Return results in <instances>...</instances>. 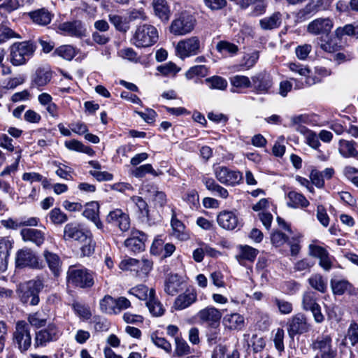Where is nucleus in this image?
<instances>
[{"label": "nucleus", "mask_w": 358, "mask_h": 358, "mask_svg": "<svg viewBox=\"0 0 358 358\" xmlns=\"http://www.w3.org/2000/svg\"><path fill=\"white\" fill-rule=\"evenodd\" d=\"M63 239L66 241H77L82 243L81 255L90 257L95 250L96 243L91 231L84 229L80 224L70 222L64 227Z\"/></svg>", "instance_id": "f257e3e1"}, {"label": "nucleus", "mask_w": 358, "mask_h": 358, "mask_svg": "<svg viewBox=\"0 0 358 358\" xmlns=\"http://www.w3.org/2000/svg\"><path fill=\"white\" fill-rule=\"evenodd\" d=\"M43 287V279L40 276L27 281L20 287L19 292L20 301L24 305H38L40 301L38 294Z\"/></svg>", "instance_id": "f03ea898"}, {"label": "nucleus", "mask_w": 358, "mask_h": 358, "mask_svg": "<svg viewBox=\"0 0 358 358\" xmlns=\"http://www.w3.org/2000/svg\"><path fill=\"white\" fill-rule=\"evenodd\" d=\"M68 285L79 288H90L94 285V273L85 268L71 266L66 273Z\"/></svg>", "instance_id": "7ed1b4c3"}, {"label": "nucleus", "mask_w": 358, "mask_h": 358, "mask_svg": "<svg viewBox=\"0 0 358 358\" xmlns=\"http://www.w3.org/2000/svg\"><path fill=\"white\" fill-rule=\"evenodd\" d=\"M36 46L31 41L14 43L10 46V62L14 66L24 64L34 55Z\"/></svg>", "instance_id": "20e7f679"}, {"label": "nucleus", "mask_w": 358, "mask_h": 358, "mask_svg": "<svg viewBox=\"0 0 358 358\" xmlns=\"http://www.w3.org/2000/svg\"><path fill=\"white\" fill-rule=\"evenodd\" d=\"M13 343L20 352H26L31 346L30 327L24 320H18L12 334Z\"/></svg>", "instance_id": "39448f33"}, {"label": "nucleus", "mask_w": 358, "mask_h": 358, "mask_svg": "<svg viewBox=\"0 0 358 358\" xmlns=\"http://www.w3.org/2000/svg\"><path fill=\"white\" fill-rule=\"evenodd\" d=\"M158 37V31L154 26L144 24L137 27L132 43L138 48H148L153 45L157 41Z\"/></svg>", "instance_id": "423d86ee"}, {"label": "nucleus", "mask_w": 358, "mask_h": 358, "mask_svg": "<svg viewBox=\"0 0 358 358\" xmlns=\"http://www.w3.org/2000/svg\"><path fill=\"white\" fill-rule=\"evenodd\" d=\"M62 334L60 328L56 324L49 323L47 327L35 332L34 347L36 349L45 348L49 343L57 341Z\"/></svg>", "instance_id": "0eeeda50"}, {"label": "nucleus", "mask_w": 358, "mask_h": 358, "mask_svg": "<svg viewBox=\"0 0 358 358\" xmlns=\"http://www.w3.org/2000/svg\"><path fill=\"white\" fill-rule=\"evenodd\" d=\"M195 24V17L187 11H183L176 16L169 29L170 32L175 36H183L192 31Z\"/></svg>", "instance_id": "6e6552de"}, {"label": "nucleus", "mask_w": 358, "mask_h": 358, "mask_svg": "<svg viewBox=\"0 0 358 358\" xmlns=\"http://www.w3.org/2000/svg\"><path fill=\"white\" fill-rule=\"evenodd\" d=\"M214 174L217 180L227 186L234 187L243 181V174L239 171L231 170L224 166L214 168Z\"/></svg>", "instance_id": "1a4fd4ad"}, {"label": "nucleus", "mask_w": 358, "mask_h": 358, "mask_svg": "<svg viewBox=\"0 0 358 358\" xmlns=\"http://www.w3.org/2000/svg\"><path fill=\"white\" fill-rule=\"evenodd\" d=\"M201 43L199 37L191 36L180 41L176 45L177 55L185 59L196 55L200 52Z\"/></svg>", "instance_id": "9d476101"}, {"label": "nucleus", "mask_w": 358, "mask_h": 358, "mask_svg": "<svg viewBox=\"0 0 358 358\" xmlns=\"http://www.w3.org/2000/svg\"><path fill=\"white\" fill-rule=\"evenodd\" d=\"M57 32L64 36L83 38L86 36L87 29L82 21L76 20L58 24Z\"/></svg>", "instance_id": "9b49d317"}, {"label": "nucleus", "mask_w": 358, "mask_h": 358, "mask_svg": "<svg viewBox=\"0 0 358 358\" xmlns=\"http://www.w3.org/2000/svg\"><path fill=\"white\" fill-rule=\"evenodd\" d=\"M17 267H31L33 268H41L42 266L38 261L36 255L28 248L19 250L15 256Z\"/></svg>", "instance_id": "f8f14e48"}, {"label": "nucleus", "mask_w": 358, "mask_h": 358, "mask_svg": "<svg viewBox=\"0 0 358 358\" xmlns=\"http://www.w3.org/2000/svg\"><path fill=\"white\" fill-rule=\"evenodd\" d=\"M253 92L257 94H268L273 86L272 78L266 72H260L252 77Z\"/></svg>", "instance_id": "ddd939ff"}, {"label": "nucleus", "mask_w": 358, "mask_h": 358, "mask_svg": "<svg viewBox=\"0 0 358 358\" xmlns=\"http://www.w3.org/2000/svg\"><path fill=\"white\" fill-rule=\"evenodd\" d=\"M222 313L213 306L200 310L197 313L198 319L208 327H220Z\"/></svg>", "instance_id": "4468645a"}, {"label": "nucleus", "mask_w": 358, "mask_h": 358, "mask_svg": "<svg viewBox=\"0 0 358 358\" xmlns=\"http://www.w3.org/2000/svg\"><path fill=\"white\" fill-rule=\"evenodd\" d=\"M310 325L307 322L306 317L302 313L294 315L287 322V331L289 336L293 338L296 334L307 332Z\"/></svg>", "instance_id": "2eb2a0df"}, {"label": "nucleus", "mask_w": 358, "mask_h": 358, "mask_svg": "<svg viewBox=\"0 0 358 358\" xmlns=\"http://www.w3.org/2000/svg\"><path fill=\"white\" fill-rule=\"evenodd\" d=\"M148 236L143 231L132 230L131 236L124 241V245L129 250L134 252H140L145 250Z\"/></svg>", "instance_id": "dca6fc26"}, {"label": "nucleus", "mask_w": 358, "mask_h": 358, "mask_svg": "<svg viewBox=\"0 0 358 358\" xmlns=\"http://www.w3.org/2000/svg\"><path fill=\"white\" fill-rule=\"evenodd\" d=\"M333 27V21L329 17L317 18L308 24L307 31L313 35H328Z\"/></svg>", "instance_id": "f3484780"}, {"label": "nucleus", "mask_w": 358, "mask_h": 358, "mask_svg": "<svg viewBox=\"0 0 358 358\" xmlns=\"http://www.w3.org/2000/svg\"><path fill=\"white\" fill-rule=\"evenodd\" d=\"M312 348L317 351L315 356L337 354V350L332 346L331 338L329 336L318 337L312 344Z\"/></svg>", "instance_id": "a211bd4d"}, {"label": "nucleus", "mask_w": 358, "mask_h": 358, "mask_svg": "<svg viewBox=\"0 0 358 358\" xmlns=\"http://www.w3.org/2000/svg\"><path fill=\"white\" fill-rule=\"evenodd\" d=\"M99 204L96 201H91L85 205L83 215L92 222L98 229L103 231L104 226L99 217Z\"/></svg>", "instance_id": "6ab92c4d"}, {"label": "nucleus", "mask_w": 358, "mask_h": 358, "mask_svg": "<svg viewBox=\"0 0 358 358\" xmlns=\"http://www.w3.org/2000/svg\"><path fill=\"white\" fill-rule=\"evenodd\" d=\"M310 255L320 259V266L326 271L332 267V262L327 250L321 246L310 245Z\"/></svg>", "instance_id": "aec40b11"}, {"label": "nucleus", "mask_w": 358, "mask_h": 358, "mask_svg": "<svg viewBox=\"0 0 358 358\" xmlns=\"http://www.w3.org/2000/svg\"><path fill=\"white\" fill-rule=\"evenodd\" d=\"M52 71L49 66L38 68L31 77V87H41L46 85L52 79Z\"/></svg>", "instance_id": "412c9836"}, {"label": "nucleus", "mask_w": 358, "mask_h": 358, "mask_svg": "<svg viewBox=\"0 0 358 358\" xmlns=\"http://www.w3.org/2000/svg\"><path fill=\"white\" fill-rule=\"evenodd\" d=\"M196 299V292L194 289H187L176 297L173 306L176 310H181L190 306Z\"/></svg>", "instance_id": "4be33fe9"}, {"label": "nucleus", "mask_w": 358, "mask_h": 358, "mask_svg": "<svg viewBox=\"0 0 358 358\" xmlns=\"http://www.w3.org/2000/svg\"><path fill=\"white\" fill-rule=\"evenodd\" d=\"M22 239L25 241H29L37 246L43 244L45 239L44 231L34 228H23L20 231Z\"/></svg>", "instance_id": "5701e85b"}, {"label": "nucleus", "mask_w": 358, "mask_h": 358, "mask_svg": "<svg viewBox=\"0 0 358 358\" xmlns=\"http://www.w3.org/2000/svg\"><path fill=\"white\" fill-rule=\"evenodd\" d=\"M217 221L220 227L227 230H233L238 224V218L233 211L220 212L217 215Z\"/></svg>", "instance_id": "b1692460"}, {"label": "nucleus", "mask_w": 358, "mask_h": 358, "mask_svg": "<svg viewBox=\"0 0 358 358\" xmlns=\"http://www.w3.org/2000/svg\"><path fill=\"white\" fill-rule=\"evenodd\" d=\"M117 219H120V229L122 231H127L130 227V219L127 214L121 209H115L109 212L106 216V221L108 223L113 224Z\"/></svg>", "instance_id": "393cba45"}, {"label": "nucleus", "mask_w": 358, "mask_h": 358, "mask_svg": "<svg viewBox=\"0 0 358 358\" xmlns=\"http://www.w3.org/2000/svg\"><path fill=\"white\" fill-rule=\"evenodd\" d=\"M43 257L52 274L55 276H59L62 271V262L59 257L57 254L48 250H45L43 252Z\"/></svg>", "instance_id": "a878e982"}, {"label": "nucleus", "mask_w": 358, "mask_h": 358, "mask_svg": "<svg viewBox=\"0 0 358 358\" xmlns=\"http://www.w3.org/2000/svg\"><path fill=\"white\" fill-rule=\"evenodd\" d=\"M155 15L163 22L169 21L171 16L170 6L166 0H153L152 3Z\"/></svg>", "instance_id": "bb28decb"}, {"label": "nucleus", "mask_w": 358, "mask_h": 358, "mask_svg": "<svg viewBox=\"0 0 358 358\" xmlns=\"http://www.w3.org/2000/svg\"><path fill=\"white\" fill-rule=\"evenodd\" d=\"M30 19L41 26H45L50 23L52 15L46 8H42L28 13Z\"/></svg>", "instance_id": "cd10ccee"}, {"label": "nucleus", "mask_w": 358, "mask_h": 358, "mask_svg": "<svg viewBox=\"0 0 358 358\" xmlns=\"http://www.w3.org/2000/svg\"><path fill=\"white\" fill-rule=\"evenodd\" d=\"M145 304L150 313L155 317L162 316L165 312L162 303L155 297V291L153 289L149 291V299Z\"/></svg>", "instance_id": "c85d7f7f"}, {"label": "nucleus", "mask_w": 358, "mask_h": 358, "mask_svg": "<svg viewBox=\"0 0 358 358\" xmlns=\"http://www.w3.org/2000/svg\"><path fill=\"white\" fill-rule=\"evenodd\" d=\"M339 153L345 158L357 157L358 156V150L357 149V143L353 141H347L341 139L338 143Z\"/></svg>", "instance_id": "c756f323"}, {"label": "nucleus", "mask_w": 358, "mask_h": 358, "mask_svg": "<svg viewBox=\"0 0 358 358\" xmlns=\"http://www.w3.org/2000/svg\"><path fill=\"white\" fill-rule=\"evenodd\" d=\"M171 225L173 236L180 241L187 240L189 238V235L185 230V226L176 217V214L174 210H172Z\"/></svg>", "instance_id": "7c9ffc66"}, {"label": "nucleus", "mask_w": 358, "mask_h": 358, "mask_svg": "<svg viewBox=\"0 0 358 358\" xmlns=\"http://www.w3.org/2000/svg\"><path fill=\"white\" fill-rule=\"evenodd\" d=\"M223 324L229 329L240 330L244 327L245 320L243 315L238 313L226 315L223 318Z\"/></svg>", "instance_id": "2f4dec72"}, {"label": "nucleus", "mask_w": 358, "mask_h": 358, "mask_svg": "<svg viewBox=\"0 0 358 358\" xmlns=\"http://www.w3.org/2000/svg\"><path fill=\"white\" fill-rule=\"evenodd\" d=\"M202 182L206 189L210 191L215 196H218L223 199H226L229 196L227 189L217 184L214 179L203 177Z\"/></svg>", "instance_id": "473e14b6"}, {"label": "nucleus", "mask_w": 358, "mask_h": 358, "mask_svg": "<svg viewBox=\"0 0 358 358\" xmlns=\"http://www.w3.org/2000/svg\"><path fill=\"white\" fill-rule=\"evenodd\" d=\"M181 285V279L178 275H169L165 281L164 291L169 295L173 296L179 292Z\"/></svg>", "instance_id": "72a5a7b5"}, {"label": "nucleus", "mask_w": 358, "mask_h": 358, "mask_svg": "<svg viewBox=\"0 0 358 358\" xmlns=\"http://www.w3.org/2000/svg\"><path fill=\"white\" fill-rule=\"evenodd\" d=\"M287 206L292 208H306L310 203L306 198L301 193L291 191L287 194Z\"/></svg>", "instance_id": "f704fd0d"}, {"label": "nucleus", "mask_w": 358, "mask_h": 358, "mask_svg": "<svg viewBox=\"0 0 358 358\" xmlns=\"http://www.w3.org/2000/svg\"><path fill=\"white\" fill-rule=\"evenodd\" d=\"M48 319V315L43 310L31 313L27 317L28 324L36 329L44 327L47 324Z\"/></svg>", "instance_id": "c9c22d12"}, {"label": "nucleus", "mask_w": 358, "mask_h": 358, "mask_svg": "<svg viewBox=\"0 0 358 358\" xmlns=\"http://www.w3.org/2000/svg\"><path fill=\"white\" fill-rule=\"evenodd\" d=\"M330 284L333 293L336 295H342L345 292H350L352 289V285L345 279H331Z\"/></svg>", "instance_id": "e433bc0d"}, {"label": "nucleus", "mask_w": 358, "mask_h": 358, "mask_svg": "<svg viewBox=\"0 0 358 358\" xmlns=\"http://www.w3.org/2000/svg\"><path fill=\"white\" fill-rule=\"evenodd\" d=\"M12 247V240L8 237H0V257L4 260L1 267V271H5L7 268V259L10 255Z\"/></svg>", "instance_id": "4c0bfd02"}, {"label": "nucleus", "mask_w": 358, "mask_h": 358, "mask_svg": "<svg viewBox=\"0 0 358 358\" xmlns=\"http://www.w3.org/2000/svg\"><path fill=\"white\" fill-rule=\"evenodd\" d=\"M281 15L274 13L269 17H265L259 21L260 27L264 30H270L278 28L281 24Z\"/></svg>", "instance_id": "58836bf2"}, {"label": "nucleus", "mask_w": 358, "mask_h": 358, "mask_svg": "<svg viewBox=\"0 0 358 358\" xmlns=\"http://www.w3.org/2000/svg\"><path fill=\"white\" fill-rule=\"evenodd\" d=\"M259 251L249 245H241L240 247V252L236 256V259L241 263L243 260H248L253 262Z\"/></svg>", "instance_id": "ea45409f"}, {"label": "nucleus", "mask_w": 358, "mask_h": 358, "mask_svg": "<svg viewBox=\"0 0 358 358\" xmlns=\"http://www.w3.org/2000/svg\"><path fill=\"white\" fill-rule=\"evenodd\" d=\"M100 308L102 312L108 314H117L118 308H117V303L115 299L109 295L105 296L100 301Z\"/></svg>", "instance_id": "a19ab883"}, {"label": "nucleus", "mask_w": 358, "mask_h": 358, "mask_svg": "<svg viewBox=\"0 0 358 358\" xmlns=\"http://www.w3.org/2000/svg\"><path fill=\"white\" fill-rule=\"evenodd\" d=\"M76 54V49L71 45H61L57 48L53 52L54 55H57L68 61H71Z\"/></svg>", "instance_id": "79ce46f5"}, {"label": "nucleus", "mask_w": 358, "mask_h": 358, "mask_svg": "<svg viewBox=\"0 0 358 358\" xmlns=\"http://www.w3.org/2000/svg\"><path fill=\"white\" fill-rule=\"evenodd\" d=\"M216 50L222 55L233 56L238 52V48L236 45L230 42L220 41L216 45Z\"/></svg>", "instance_id": "37998d69"}, {"label": "nucleus", "mask_w": 358, "mask_h": 358, "mask_svg": "<svg viewBox=\"0 0 358 358\" xmlns=\"http://www.w3.org/2000/svg\"><path fill=\"white\" fill-rule=\"evenodd\" d=\"M308 283L315 290L324 293L327 290V281L320 274H313L308 278Z\"/></svg>", "instance_id": "c03bdc74"}, {"label": "nucleus", "mask_w": 358, "mask_h": 358, "mask_svg": "<svg viewBox=\"0 0 358 358\" xmlns=\"http://www.w3.org/2000/svg\"><path fill=\"white\" fill-rule=\"evenodd\" d=\"M108 18L110 23L115 27L117 31L121 32H127L129 30V23L123 17L116 14H110L108 15Z\"/></svg>", "instance_id": "a18cd8bd"}, {"label": "nucleus", "mask_w": 358, "mask_h": 358, "mask_svg": "<svg viewBox=\"0 0 358 358\" xmlns=\"http://www.w3.org/2000/svg\"><path fill=\"white\" fill-rule=\"evenodd\" d=\"M205 83L208 85L212 90H224L227 87V81L221 76H213L205 80Z\"/></svg>", "instance_id": "49530a36"}, {"label": "nucleus", "mask_w": 358, "mask_h": 358, "mask_svg": "<svg viewBox=\"0 0 358 358\" xmlns=\"http://www.w3.org/2000/svg\"><path fill=\"white\" fill-rule=\"evenodd\" d=\"M51 222L55 225H62L68 220L67 215L59 208L52 209L48 213Z\"/></svg>", "instance_id": "de8ad7c7"}, {"label": "nucleus", "mask_w": 358, "mask_h": 358, "mask_svg": "<svg viewBox=\"0 0 358 358\" xmlns=\"http://www.w3.org/2000/svg\"><path fill=\"white\" fill-rule=\"evenodd\" d=\"M176 341V350L175 354L178 357H183L187 356L193 352V350L187 343V342L178 336L175 338Z\"/></svg>", "instance_id": "09e8293b"}, {"label": "nucleus", "mask_w": 358, "mask_h": 358, "mask_svg": "<svg viewBox=\"0 0 358 358\" xmlns=\"http://www.w3.org/2000/svg\"><path fill=\"white\" fill-rule=\"evenodd\" d=\"M152 265L153 262L150 259L146 258L138 259V265L134 271L138 276L145 277L152 270Z\"/></svg>", "instance_id": "8fccbe9b"}, {"label": "nucleus", "mask_w": 358, "mask_h": 358, "mask_svg": "<svg viewBox=\"0 0 358 358\" xmlns=\"http://www.w3.org/2000/svg\"><path fill=\"white\" fill-rule=\"evenodd\" d=\"M339 38H329L327 40L326 39H320V48L327 52H336L340 45L338 44V40Z\"/></svg>", "instance_id": "3c124183"}, {"label": "nucleus", "mask_w": 358, "mask_h": 358, "mask_svg": "<svg viewBox=\"0 0 358 358\" xmlns=\"http://www.w3.org/2000/svg\"><path fill=\"white\" fill-rule=\"evenodd\" d=\"M23 5L22 0H5L3 3L0 4V13L2 11L6 13H10Z\"/></svg>", "instance_id": "603ef678"}, {"label": "nucleus", "mask_w": 358, "mask_h": 358, "mask_svg": "<svg viewBox=\"0 0 358 358\" xmlns=\"http://www.w3.org/2000/svg\"><path fill=\"white\" fill-rule=\"evenodd\" d=\"M231 85L237 88H248L251 87L252 80L245 76L236 75L230 79Z\"/></svg>", "instance_id": "864d4df0"}, {"label": "nucleus", "mask_w": 358, "mask_h": 358, "mask_svg": "<svg viewBox=\"0 0 358 358\" xmlns=\"http://www.w3.org/2000/svg\"><path fill=\"white\" fill-rule=\"evenodd\" d=\"M131 199L137 206L142 217H145L148 222L150 220L149 209L145 201H144L142 197L138 196H133Z\"/></svg>", "instance_id": "5fc2aeb1"}, {"label": "nucleus", "mask_w": 358, "mask_h": 358, "mask_svg": "<svg viewBox=\"0 0 358 358\" xmlns=\"http://www.w3.org/2000/svg\"><path fill=\"white\" fill-rule=\"evenodd\" d=\"M335 35L338 38H341L344 35L358 37V30L352 24H349L343 27H338L335 30Z\"/></svg>", "instance_id": "6e6d98bb"}, {"label": "nucleus", "mask_w": 358, "mask_h": 358, "mask_svg": "<svg viewBox=\"0 0 358 358\" xmlns=\"http://www.w3.org/2000/svg\"><path fill=\"white\" fill-rule=\"evenodd\" d=\"M345 341L346 344L350 343L352 345L358 343V324L357 323L353 322L350 325Z\"/></svg>", "instance_id": "4d7b16f0"}, {"label": "nucleus", "mask_w": 358, "mask_h": 358, "mask_svg": "<svg viewBox=\"0 0 358 358\" xmlns=\"http://www.w3.org/2000/svg\"><path fill=\"white\" fill-rule=\"evenodd\" d=\"M14 38H20V36L6 25L0 24V44Z\"/></svg>", "instance_id": "13d9d810"}, {"label": "nucleus", "mask_w": 358, "mask_h": 358, "mask_svg": "<svg viewBox=\"0 0 358 358\" xmlns=\"http://www.w3.org/2000/svg\"><path fill=\"white\" fill-rule=\"evenodd\" d=\"M148 288L144 285H138L129 290V294L135 296L140 300H148Z\"/></svg>", "instance_id": "bf43d9fd"}, {"label": "nucleus", "mask_w": 358, "mask_h": 358, "mask_svg": "<svg viewBox=\"0 0 358 358\" xmlns=\"http://www.w3.org/2000/svg\"><path fill=\"white\" fill-rule=\"evenodd\" d=\"M273 301L281 314L287 315L292 313L293 307L289 301L277 297L273 298Z\"/></svg>", "instance_id": "052dcab7"}, {"label": "nucleus", "mask_w": 358, "mask_h": 358, "mask_svg": "<svg viewBox=\"0 0 358 358\" xmlns=\"http://www.w3.org/2000/svg\"><path fill=\"white\" fill-rule=\"evenodd\" d=\"M208 74V68L204 65H196L191 67L186 73L188 79L193 78L195 76L204 77Z\"/></svg>", "instance_id": "680f3d73"}, {"label": "nucleus", "mask_w": 358, "mask_h": 358, "mask_svg": "<svg viewBox=\"0 0 358 358\" xmlns=\"http://www.w3.org/2000/svg\"><path fill=\"white\" fill-rule=\"evenodd\" d=\"M180 70L173 62H168L157 67V71L164 76L176 75Z\"/></svg>", "instance_id": "e2e57ef3"}, {"label": "nucleus", "mask_w": 358, "mask_h": 358, "mask_svg": "<svg viewBox=\"0 0 358 358\" xmlns=\"http://www.w3.org/2000/svg\"><path fill=\"white\" fill-rule=\"evenodd\" d=\"M207 340L210 344H216L221 340V332L219 327H208L206 334Z\"/></svg>", "instance_id": "0e129e2a"}, {"label": "nucleus", "mask_w": 358, "mask_h": 358, "mask_svg": "<svg viewBox=\"0 0 358 358\" xmlns=\"http://www.w3.org/2000/svg\"><path fill=\"white\" fill-rule=\"evenodd\" d=\"M146 173H151L155 176H158V173L154 170L152 165L150 164L140 166L134 171V176L136 178H142Z\"/></svg>", "instance_id": "69168bd1"}, {"label": "nucleus", "mask_w": 358, "mask_h": 358, "mask_svg": "<svg viewBox=\"0 0 358 358\" xmlns=\"http://www.w3.org/2000/svg\"><path fill=\"white\" fill-rule=\"evenodd\" d=\"M288 241V237L280 231H275L271 235V243L275 247H280Z\"/></svg>", "instance_id": "338daca9"}, {"label": "nucleus", "mask_w": 358, "mask_h": 358, "mask_svg": "<svg viewBox=\"0 0 358 358\" xmlns=\"http://www.w3.org/2000/svg\"><path fill=\"white\" fill-rule=\"evenodd\" d=\"M183 199L188 203L191 208H197L199 205V194L195 189L187 192Z\"/></svg>", "instance_id": "774afa93"}]
</instances>
